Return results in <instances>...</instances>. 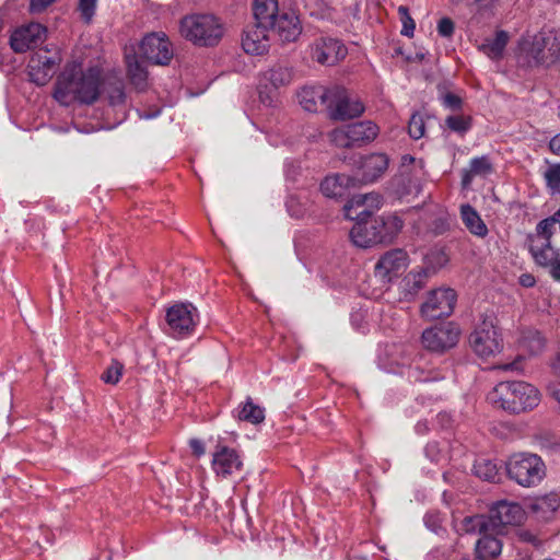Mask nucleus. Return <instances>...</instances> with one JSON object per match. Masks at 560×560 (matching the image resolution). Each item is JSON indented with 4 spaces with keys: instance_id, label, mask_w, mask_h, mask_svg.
I'll list each match as a JSON object with an SVG mask.
<instances>
[{
    "instance_id": "obj_52",
    "label": "nucleus",
    "mask_w": 560,
    "mask_h": 560,
    "mask_svg": "<svg viewBox=\"0 0 560 560\" xmlns=\"http://www.w3.org/2000/svg\"><path fill=\"white\" fill-rule=\"evenodd\" d=\"M190 448L197 457L202 456L206 453L203 443L198 439H191L189 441Z\"/></svg>"
},
{
    "instance_id": "obj_12",
    "label": "nucleus",
    "mask_w": 560,
    "mask_h": 560,
    "mask_svg": "<svg viewBox=\"0 0 560 560\" xmlns=\"http://www.w3.org/2000/svg\"><path fill=\"white\" fill-rule=\"evenodd\" d=\"M460 330L452 322L434 326L422 332L424 348L435 352H443L458 342Z\"/></svg>"
},
{
    "instance_id": "obj_18",
    "label": "nucleus",
    "mask_w": 560,
    "mask_h": 560,
    "mask_svg": "<svg viewBox=\"0 0 560 560\" xmlns=\"http://www.w3.org/2000/svg\"><path fill=\"white\" fill-rule=\"evenodd\" d=\"M408 266V256L402 249H393L385 253L375 265V276L383 283H388L393 278L401 275Z\"/></svg>"
},
{
    "instance_id": "obj_6",
    "label": "nucleus",
    "mask_w": 560,
    "mask_h": 560,
    "mask_svg": "<svg viewBox=\"0 0 560 560\" xmlns=\"http://www.w3.org/2000/svg\"><path fill=\"white\" fill-rule=\"evenodd\" d=\"M425 177L424 162L406 154L401 156L398 174L393 179L396 194L402 198L418 196Z\"/></svg>"
},
{
    "instance_id": "obj_14",
    "label": "nucleus",
    "mask_w": 560,
    "mask_h": 560,
    "mask_svg": "<svg viewBox=\"0 0 560 560\" xmlns=\"http://www.w3.org/2000/svg\"><path fill=\"white\" fill-rule=\"evenodd\" d=\"M139 50L142 57L154 65L166 66L173 58L172 44L162 32L144 36Z\"/></svg>"
},
{
    "instance_id": "obj_19",
    "label": "nucleus",
    "mask_w": 560,
    "mask_h": 560,
    "mask_svg": "<svg viewBox=\"0 0 560 560\" xmlns=\"http://www.w3.org/2000/svg\"><path fill=\"white\" fill-rule=\"evenodd\" d=\"M197 310L191 304H175L166 312V322L173 335L189 332L195 326Z\"/></svg>"
},
{
    "instance_id": "obj_17",
    "label": "nucleus",
    "mask_w": 560,
    "mask_h": 560,
    "mask_svg": "<svg viewBox=\"0 0 560 560\" xmlns=\"http://www.w3.org/2000/svg\"><path fill=\"white\" fill-rule=\"evenodd\" d=\"M46 33V27L39 23L21 26L10 37L11 48L19 54L33 49L45 40Z\"/></svg>"
},
{
    "instance_id": "obj_51",
    "label": "nucleus",
    "mask_w": 560,
    "mask_h": 560,
    "mask_svg": "<svg viewBox=\"0 0 560 560\" xmlns=\"http://www.w3.org/2000/svg\"><path fill=\"white\" fill-rule=\"evenodd\" d=\"M56 0H31L30 2V11L32 13L43 12L48 5H50Z\"/></svg>"
},
{
    "instance_id": "obj_32",
    "label": "nucleus",
    "mask_w": 560,
    "mask_h": 560,
    "mask_svg": "<svg viewBox=\"0 0 560 560\" xmlns=\"http://www.w3.org/2000/svg\"><path fill=\"white\" fill-rule=\"evenodd\" d=\"M127 74L130 83L139 91H145L149 86V74L147 68L137 56H127Z\"/></svg>"
},
{
    "instance_id": "obj_27",
    "label": "nucleus",
    "mask_w": 560,
    "mask_h": 560,
    "mask_svg": "<svg viewBox=\"0 0 560 560\" xmlns=\"http://www.w3.org/2000/svg\"><path fill=\"white\" fill-rule=\"evenodd\" d=\"M301 106L310 112L315 113L318 110L319 105L327 108V103L330 101V89L322 85L304 86L298 94Z\"/></svg>"
},
{
    "instance_id": "obj_4",
    "label": "nucleus",
    "mask_w": 560,
    "mask_h": 560,
    "mask_svg": "<svg viewBox=\"0 0 560 560\" xmlns=\"http://www.w3.org/2000/svg\"><path fill=\"white\" fill-rule=\"evenodd\" d=\"M183 37L199 46H214L223 36V25L212 14H190L180 21Z\"/></svg>"
},
{
    "instance_id": "obj_24",
    "label": "nucleus",
    "mask_w": 560,
    "mask_h": 560,
    "mask_svg": "<svg viewBox=\"0 0 560 560\" xmlns=\"http://www.w3.org/2000/svg\"><path fill=\"white\" fill-rule=\"evenodd\" d=\"M366 218H354L357 223L350 231V237L353 244L361 248H368L374 244L382 243V236L377 233V225L372 222H366Z\"/></svg>"
},
{
    "instance_id": "obj_8",
    "label": "nucleus",
    "mask_w": 560,
    "mask_h": 560,
    "mask_svg": "<svg viewBox=\"0 0 560 560\" xmlns=\"http://www.w3.org/2000/svg\"><path fill=\"white\" fill-rule=\"evenodd\" d=\"M472 351L481 359L499 354L503 350V339L492 319H483L470 334Z\"/></svg>"
},
{
    "instance_id": "obj_31",
    "label": "nucleus",
    "mask_w": 560,
    "mask_h": 560,
    "mask_svg": "<svg viewBox=\"0 0 560 560\" xmlns=\"http://www.w3.org/2000/svg\"><path fill=\"white\" fill-rule=\"evenodd\" d=\"M374 224L377 225V233L382 236V243L392 242L404 228L402 219L395 213L376 218Z\"/></svg>"
},
{
    "instance_id": "obj_21",
    "label": "nucleus",
    "mask_w": 560,
    "mask_h": 560,
    "mask_svg": "<svg viewBox=\"0 0 560 560\" xmlns=\"http://www.w3.org/2000/svg\"><path fill=\"white\" fill-rule=\"evenodd\" d=\"M382 203L383 198L377 192L357 195L347 205H345V215L350 220L360 217L368 218L375 210L380 209Z\"/></svg>"
},
{
    "instance_id": "obj_46",
    "label": "nucleus",
    "mask_w": 560,
    "mask_h": 560,
    "mask_svg": "<svg viewBox=\"0 0 560 560\" xmlns=\"http://www.w3.org/2000/svg\"><path fill=\"white\" fill-rule=\"evenodd\" d=\"M398 13L400 16V21L402 23V28L400 32L401 35L412 37L416 28V23L413 19L410 16L408 8L400 5L398 8Z\"/></svg>"
},
{
    "instance_id": "obj_36",
    "label": "nucleus",
    "mask_w": 560,
    "mask_h": 560,
    "mask_svg": "<svg viewBox=\"0 0 560 560\" xmlns=\"http://www.w3.org/2000/svg\"><path fill=\"white\" fill-rule=\"evenodd\" d=\"M518 342L520 346L530 354L540 353L546 346L545 338L539 331L534 329L523 330Z\"/></svg>"
},
{
    "instance_id": "obj_20",
    "label": "nucleus",
    "mask_w": 560,
    "mask_h": 560,
    "mask_svg": "<svg viewBox=\"0 0 560 560\" xmlns=\"http://www.w3.org/2000/svg\"><path fill=\"white\" fill-rule=\"evenodd\" d=\"M269 26L255 23L248 26L242 37V47L246 54L260 56L270 47Z\"/></svg>"
},
{
    "instance_id": "obj_5",
    "label": "nucleus",
    "mask_w": 560,
    "mask_h": 560,
    "mask_svg": "<svg viewBox=\"0 0 560 560\" xmlns=\"http://www.w3.org/2000/svg\"><path fill=\"white\" fill-rule=\"evenodd\" d=\"M506 474L522 487L537 486L546 476V465L541 457L533 453H515L505 462Z\"/></svg>"
},
{
    "instance_id": "obj_49",
    "label": "nucleus",
    "mask_w": 560,
    "mask_h": 560,
    "mask_svg": "<svg viewBox=\"0 0 560 560\" xmlns=\"http://www.w3.org/2000/svg\"><path fill=\"white\" fill-rule=\"evenodd\" d=\"M454 30V22L450 18H443L438 23V33L443 37H451Z\"/></svg>"
},
{
    "instance_id": "obj_43",
    "label": "nucleus",
    "mask_w": 560,
    "mask_h": 560,
    "mask_svg": "<svg viewBox=\"0 0 560 560\" xmlns=\"http://www.w3.org/2000/svg\"><path fill=\"white\" fill-rule=\"evenodd\" d=\"M124 365L117 360H113L109 366L104 371L101 378L106 384L115 385L122 375Z\"/></svg>"
},
{
    "instance_id": "obj_44",
    "label": "nucleus",
    "mask_w": 560,
    "mask_h": 560,
    "mask_svg": "<svg viewBox=\"0 0 560 560\" xmlns=\"http://www.w3.org/2000/svg\"><path fill=\"white\" fill-rule=\"evenodd\" d=\"M446 126L456 132L464 133L471 127V119L468 116H448L445 120Z\"/></svg>"
},
{
    "instance_id": "obj_30",
    "label": "nucleus",
    "mask_w": 560,
    "mask_h": 560,
    "mask_svg": "<svg viewBox=\"0 0 560 560\" xmlns=\"http://www.w3.org/2000/svg\"><path fill=\"white\" fill-rule=\"evenodd\" d=\"M354 186V179L345 174L327 176L320 184V190L328 198H340L347 189Z\"/></svg>"
},
{
    "instance_id": "obj_55",
    "label": "nucleus",
    "mask_w": 560,
    "mask_h": 560,
    "mask_svg": "<svg viewBox=\"0 0 560 560\" xmlns=\"http://www.w3.org/2000/svg\"><path fill=\"white\" fill-rule=\"evenodd\" d=\"M550 366L553 371V373L558 376H560V352L556 354V357L551 360Z\"/></svg>"
},
{
    "instance_id": "obj_7",
    "label": "nucleus",
    "mask_w": 560,
    "mask_h": 560,
    "mask_svg": "<svg viewBox=\"0 0 560 560\" xmlns=\"http://www.w3.org/2000/svg\"><path fill=\"white\" fill-rule=\"evenodd\" d=\"M378 132L376 124L364 120L337 128L329 133V138L339 148H350L372 142Z\"/></svg>"
},
{
    "instance_id": "obj_42",
    "label": "nucleus",
    "mask_w": 560,
    "mask_h": 560,
    "mask_svg": "<svg viewBox=\"0 0 560 560\" xmlns=\"http://www.w3.org/2000/svg\"><path fill=\"white\" fill-rule=\"evenodd\" d=\"M555 232H556V222L551 215L549 218L541 220L536 225V233L533 235H529L528 237H541V238H545V240H548L549 242H551V237L555 234Z\"/></svg>"
},
{
    "instance_id": "obj_25",
    "label": "nucleus",
    "mask_w": 560,
    "mask_h": 560,
    "mask_svg": "<svg viewBox=\"0 0 560 560\" xmlns=\"http://www.w3.org/2000/svg\"><path fill=\"white\" fill-rule=\"evenodd\" d=\"M501 530L476 528L472 533H478L480 538L476 541V555L481 559H493L500 556L502 551V541L498 538Z\"/></svg>"
},
{
    "instance_id": "obj_1",
    "label": "nucleus",
    "mask_w": 560,
    "mask_h": 560,
    "mask_svg": "<svg viewBox=\"0 0 560 560\" xmlns=\"http://www.w3.org/2000/svg\"><path fill=\"white\" fill-rule=\"evenodd\" d=\"M101 95V72L97 68L84 70L81 63L72 62L66 66L59 74L54 97L69 106L75 102L93 104Z\"/></svg>"
},
{
    "instance_id": "obj_22",
    "label": "nucleus",
    "mask_w": 560,
    "mask_h": 560,
    "mask_svg": "<svg viewBox=\"0 0 560 560\" xmlns=\"http://www.w3.org/2000/svg\"><path fill=\"white\" fill-rule=\"evenodd\" d=\"M295 78L294 68L285 62H278L264 71L260 77V85L267 88L268 84L278 90L290 85Z\"/></svg>"
},
{
    "instance_id": "obj_41",
    "label": "nucleus",
    "mask_w": 560,
    "mask_h": 560,
    "mask_svg": "<svg viewBox=\"0 0 560 560\" xmlns=\"http://www.w3.org/2000/svg\"><path fill=\"white\" fill-rule=\"evenodd\" d=\"M425 279H427L425 271L410 272L405 278L406 290L410 294H416L418 291H420L425 285Z\"/></svg>"
},
{
    "instance_id": "obj_38",
    "label": "nucleus",
    "mask_w": 560,
    "mask_h": 560,
    "mask_svg": "<svg viewBox=\"0 0 560 560\" xmlns=\"http://www.w3.org/2000/svg\"><path fill=\"white\" fill-rule=\"evenodd\" d=\"M491 172L492 165L487 156L474 158L463 176V184L468 185L475 176H486Z\"/></svg>"
},
{
    "instance_id": "obj_16",
    "label": "nucleus",
    "mask_w": 560,
    "mask_h": 560,
    "mask_svg": "<svg viewBox=\"0 0 560 560\" xmlns=\"http://www.w3.org/2000/svg\"><path fill=\"white\" fill-rule=\"evenodd\" d=\"M211 467L217 477L228 479L243 470V460L236 450L217 445L212 453Z\"/></svg>"
},
{
    "instance_id": "obj_54",
    "label": "nucleus",
    "mask_w": 560,
    "mask_h": 560,
    "mask_svg": "<svg viewBox=\"0 0 560 560\" xmlns=\"http://www.w3.org/2000/svg\"><path fill=\"white\" fill-rule=\"evenodd\" d=\"M550 150L560 155V133L556 135L549 142Z\"/></svg>"
},
{
    "instance_id": "obj_60",
    "label": "nucleus",
    "mask_w": 560,
    "mask_h": 560,
    "mask_svg": "<svg viewBox=\"0 0 560 560\" xmlns=\"http://www.w3.org/2000/svg\"><path fill=\"white\" fill-rule=\"evenodd\" d=\"M451 1H452V2H454V3H458V2H460L462 0H451Z\"/></svg>"
},
{
    "instance_id": "obj_2",
    "label": "nucleus",
    "mask_w": 560,
    "mask_h": 560,
    "mask_svg": "<svg viewBox=\"0 0 560 560\" xmlns=\"http://www.w3.org/2000/svg\"><path fill=\"white\" fill-rule=\"evenodd\" d=\"M488 400L497 408L520 413L536 408L540 393L524 381L501 382L488 394Z\"/></svg>"
},
{
    "instance_id": "obj_37",
    "label": "nucleus",
    "mask_w": 560,
    "mask_h": 560,
    "mask_svg": "<svg viewBox=\"0 0 560 560\" xmlns=\"http://www.w3.org/2000/svg\"><path fill=\"white\" fill-rule=\"evenodd\" d=\"M509 40V35L504 31L497 32L495 36L491 39H487L481 46L480 49L488 57L492 59L499 58Z\"/></svg>"
},
{
    "instance_id": "obj_9",
    "label": "nucleus",
    "mask_w": 560,
    "mask_h": 560,
    "mask_svg": "<svg viewBox=\"0 0 560 560\" xmlns=\"http://www.w3.org/2000/svg\"><path fill=\"white\" fill-rule=\"evenodd\" d=\"M327 110L332 119L346 120L360 116L364 112V105L345 88L336 85L330 88Z\"/></svg>"
},
{
    "instance_id": "obj_59",
    "label": "nucleus",
    "mask_w": 560,
    "mask_h": 560,
    "mask_svg": "<svg viewBox=\"0 0 560 560\" xmlns=\"http://www.w3.org/2000/svg\"><path fill=\"white\" fill-rule=\"evenodd\" d=\"M156 115H158V113H155L154 115H144V116L140 115V117H141V118H147V119H148V118L155 117Z\"/></svg>"
},
{
    "instance_id": "obj_62",
    "label": "nucleus",
    "mask_w": 560,
    "mask_h": 560,
    "mask_svg": "<svg viewBox=\"0 0 560 560\" xmlns=\"http://www.w3.org/2000/svg\"><path fill=\"white\" fill-rule=\"evenodd\" d=\"M559 116H560V106H559Z\"/></svg>"
},
{
    "instance_id": "obj_39",
    "label": "nucleus",
    "mask_w": 560,
    "mask_h": 560,
    "mask_svg": "<svg viewBox=\"0 0 560 560\" xmlns=\"http://www.w3.org/2000/svg\"><path fill=\"white\" fill-rule=\"evenodd\" d=\"M237 418L253 424L261 423L265 419V410L260 406L253 402L250 398L240 406Z\"/></svg>"
},
{
    "instance_id": "obj_53",
    "label": "nucleus",
    "mask_w": 560,
    "mask_h": 560,
    "mask_svg": "<svg viewBox=\"0 0 560 560\" xmlns=\"http://www.w3.org/2000/svg\"><path fill=\"white\" fill-rule=\"evenodd\" d=\"M551 278L560 282V257L558 256L555 262L549 267Z\"/></svg>"
},
{
    "instance_id": "obj_10",
    "label": "nucleus",
    "mask_w": 560,
    "mask_h": 560,
    "mask_svg": "<svg viewBox=\"0 0 560 560\" xmlns=\"http://www.w3.org/2000/svg\"><path fill=\"white\" fill-rule=\"evenodd\" d=\"M456 303V293L451 288H440L429 292L421 305L423 317L434 320L450 316Z\"/></svg>"
},
{
    "instance_id": "obj_40",
    "label": "nucleus",
    "mask_w": 560,
    "mask_h": 560,
    "mask_svg": "<svg viewBox=\"0 0 560 560\" xmlns=\"http://www.w3.org/2000/svg\"><path fill=\"white\" fill-rule=\"evenodd\" d=\"M474 470L477 477L487 481H494L499 474L497 465L489 459L477 460Z\"/></svg>"
},
{
    "instance_id": "obj_50",
    "label": "nucleus",
    "mask_w": 560,
    "mask_h": 560,
    "mask_svg": "<svg viewBox=\"0 0 560 560\" xmlns=\"http://www.w3.org/2000/svg\"><path fill=\"white\" fill-rule=\"evenodd\" d=\"M442 103L445 107L456 110L462 107V98L453 93H446L442 97Z\"/></svg>"
},
{
    "instance_id": "obj_13",
    "label": "nucleus",
    "mask_w": 560,
    "mask_h": 560,
    "mask_svg": "<svg viewBox=\"0 0 560 560\" xmlns=\"http://www.w3.org/2000/svg\"><path fill=\"white\" fill-rule=\"evenodd\" d=\"M61 61L59 52L55 49H40L36 51L28 62V75L37 85H45L54 75L56 67Z\"/></svg>"
},
{
    "instance_id": "obj_23",
    "label": "nucleus",
    "mask_w": 560,
    "mask_h": 560,
    "mask_svg": "<svg viewBox=\"0 0 560 560\" xmlns=\"http://www.w3.org/2000/svg\"><path fill=\"white\" fill-rule=\"evenodd\" d=\"M282 42H294L302 33V25L299 16L294 12H281L269 25Z\"/></svg>"
},
{
    "instance_id": "obj_15",
    "label": "nucleus",
    "mask_w": 560,
    "mask_h": 560,
    "mask_svg": "<svg viewBox=\"0 0 560 560\" xmlns=\"http://www.w3.org/2000/svg\"><path fill=\"white\" fill-rule=\"evenodd\" d=\"M530 55L537 63L551 65L560 56V33L548 31L534 37Z\"/></svg>"
},
{
    "instance_id": "obj_34",
    "label": "nucleus",
    "mask_w": 560,
    "mask_h": 560,
    "mask_svg": "<svg viewBox=\"0 0 560 560\" xmlns=\"http://www.w3.org/2000/svg\"><path fill=\"white\" fill-rule=\"evenodd\" d=\"M560 505V499L556 493H549L536 498L530 504V510L541 521L550 520Z\"/></svg>"
},
{
    "instance_id": "obj_33",
    "label": "nucleus",
    "mask_w": 560,
    "mask_h": 560,
    "mask_svg": "<svg viewBox=\"0 0 560 560\" xmlns=\"http://www.w3.org/2000/svg\"><path fill=\"white\" fill-rule=\"evenodd\" d=\"M253 13L256 23L269 26L280 14L278 0H254Z\"/></svg>"
},
{
    "instance_id": "obj_47",
    "label": "nucleus",
    "mask_w": 560,
    "mask_h": 560,
    "mask_svg": "<svg viewBox=\"0 0 560 560\" xmlns=\"http://www.w3.org/2000/svg\"><path fill=\"white\" fill-rule=\"evenodd\" d=\"M424 130L425 126L422 116L419 114H413L408 124L409 136L418 140L424 136Z\"/></svg>"
},
{
    "instance_id": "obj_48",
    "label": "nucleus",
    "mask_w": 560,
    "mask_h": 560,
    "mask_svg": "<svg viewBox=\"0 0 560 560\" xmlns=\"http://www.w3.org/2000/svg\"><path fill=\"white\" fill-rule=\"evenodd\" d=\"M547 186L553 192H560V164L550 166L544 174Z\"/></svg>"
},
{
    "instance_id": "obj_29",
    "label": "nucleus",
    "mask_w": 560,
    "mask_h": 560,
    "mask_svg": "<svg viewBox=\"0 0 560 560\" xmlns=\"http://www.w3.org/2000/svg\"><path fill=\"white\" fill-rule=\"evenodd\" d=\"M101 93L113 107H125L126 93L121 79L117 77H107L101 81Z\"/></svg>"
},
{
    "instance_id": "obj_58",
    "label": "nucleus",
    "mask_w": 560,
    "mask_h": 560,
    "mask_svg": "<svg viewBox=\"0 0 560 560\" xmlns=\"http://www.w3.org/2000/svg\"><path fill=\"white\" fill-rule=\"evenodd\" d=\"M260 98H261V101H262L264 103H266L267 101L269 102V104L271 103V98H270L269 96H267V97L265 98V96H264V93H262V92H260Z\"/></svg>"
},
{
    "instance_id": "obj_61",
    "label": "nucleus",
    "mask_w": 560,
    "mask_h": 560,
    "mask_svg": "<svg viewBox=\"0 0 560 560\" xmlns=\"http://www.w3.org/2000/svg\"><path fill=\"white\" fill-rule=\"evenodd\" d=\"M418 381H422V382H425L428 381V378H417Z\"/></svg>"
},
{
    "instance_id": "obj_56",
    "label": "nucleus",
    "mask_w": 560,
    "mask_h": 560,
    "mask_svg": "<svg viewBox=\"0 0 560 560\" xmlns=\"http://www.w3.org/2000/svg\"><path fill=\"white\" fill-rule=\"evenodd\" d=\"M520 280L522 285L526 288L533 287L535 284V279L532 275H522Z\"/></svg>"
},
{
    "instance_id": "obj_35",
    "label": "nucleus",
    "mask_w": 560,
    "mask_h": 560,
    "mask_svg": "<svg viewBox=\"0 0 560 560\" xmlns=\"http://www.w3.org/2000/svg\"><path fill=\"white\" fill-rule=\"evenodd\" d=\"M460 215L465 226L471 234L478 237H485L488 234L487 225L470 205H463L460 207Z\"/></svg>"
},
{
    "instance_id": "obj_11",
    "label": "nucleus",
    "mask_w": 560,
    "mask_h": 560,
    "mask_svg": "<svg viewBox=\"0 0 560 560\" xmlns=\"http://www.w3.org/2000/svg\"><path fill=\"white\" fill-rule=\"evenodd\" d=\"M310 57L313 61L322 66H335L346 58L347 47L337 38L319 37L308 47Z\"/></svg>"
},
{
    "instance_id": "obj_28",
    "label": "nucleus",
    "mask_w": 560,
    "mask_h": 560,
    "mask_svg": "<svg viewBox=\"0 0 560 560\" xmlns=\"http://www.w3.org/2000/svg\"><path fill=\"white\" fill-rule=\"evenodd\" d=\"M388 167V158L383 153H374L365 156L361 163L362 180L374 182L381 177Z\"/></svg>"
},
{
    "instance_id": "obj_45",
    "label": "nucleus",
    "mask_w": 560,
    "mask_h": 560,
    "mask_svg": "<svg viewBox=\"0 0 560 560\" xmlns=\"http://www.w3.org/2000/svg\"><path fill=\"white\" fill-rule=\"evenodd\" d=\"M97 0H79L78 11L80 18L86 24H90L95 15Z\"/></svg>"
},
{
    "instance_id": "obj_57",
    "label": "nucleus",
    "mask_w": 560,
    "mask_h": 560,
    "mask_svg": "<svg viewBox=\"0 0 560 560\" xmlns=\"http://www.w3.org/2000/svg\"><path fill=\"white\" fill-rule=\"evenodd\" d=\"M499 369H502L504 371H518L520 368V360H515L512 363L500 365Z\"/></svg>"
},
{
    "instance_id": "obj_26",
    "label": "nucleus",
    "mask_w": 560,
    "mask_h": 560,
    "mask_svg": "<svg viewBox=\"0 0 560 560\" xmlns=\"http://www.w3.org/2000/svg\"><path fill=\"white\" fill-rule=\"evenodd\" d=\"M528 249L534 261L544 268H549L559 256L551 242L541 237H528Z\"/></svg>"
},
{
    "instance_id": "obj_3",
    "label": "nucleus",
    "mask_w": 560,
    "mask_h": 560,
    "mask_svg": "<svg viewBox=\"0 0 560 560\" xmlns=\"http://www.w3.org/2000/svg\"><path fill=\"white\" fill-rule=\"evenodd\" d=\"M525 517L523 508L515 502L500 501L491 509L489 516L474 515L462 521V530L474 532L476 528L501 530L503 526L520 525Z\"/></svg>"
}]
</instances>
